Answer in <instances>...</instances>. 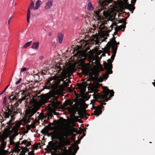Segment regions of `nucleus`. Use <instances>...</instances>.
<instances>
[{"instance_id": "61", "label": "nucleus", "mask_w": 155, "mask_h": 155, "mask_svg": "<svg viewBox=\"0 0 155 155\" xmlns=\"http://www.w3.org/2000/svg\"><path fill=\"white\" fill-rule=\"evenodd\" d=\"M81 113H82L81 112H78V114L79 115H81Z\"/></svg>"}, {"instance_id": "18", "label": "nucleus", "mask_w": 155, "mask_h": 155, "mask_svg": "<svg viewBox=\"0 0 155 155\" xmlns=\"http://www.w3.org/2000/svg\"><path fill=\"white\" fill-rule=\"evenodd\" d=\"M39 42L38 41L34 42L33 43L31 48L35 50L38 49Z\"/></svg>"}, {"instance_id": "21", "label": "nucleus", "mask_w": 155, "mask_h": 155, "mask_svg": "<svg viewBox=\"0 0 155 155\" xmlns=\"http://www.w3.org/2000/svg\"><path fill=\"white\" fill-rule=\"evenodd\" d=\"M41 4V1L40 0H38L35 3V6L34 8V10H36L38 9Z\"/></svg>"}, {"instance_id": "3", "label": "nucleus", "mask_w": 155, "mask_h": 155, "mask_svg": "<svg viewBox=\"0 0 155 155\" xmlns=\"http://www.w3.org/2000/svg\"><path fill=\"white\" fill-rule=\"evenodd\" d=\"M114 93L113 90H110L105 87L103 89V93H98L96 95V98L98 101L107 102L114 96Z\"/></svg>"}, {"instance_id": "4", "label": "nucleus", "mask_w": 155, "mask_h": 155, "mask_svg": "<svg viewBox=\"0 0 155 155\" xmlns=\"http://www.w3.org/2000/svg\"><path fill=\"white\" fill-rule=\"evenodd\" d=\"M41 106L35 102L32 107H31L25 110V114L27 115L25 118V121L26 123H29L31 121L30 118L39 109Z\"/></svg>"}, {"instance_id": "10", "label": "nucleus", "mask_w": 155, "mask_h": 155, "mask_svg": "<svg viewBox=\"0 0 155 155\" xmlns=\"http://www.w3.org/2000/svg\"><path fill=\"white\" fill-rule=\"evenodd\" d=\"M60 102L58 101L56 99H53L51 101L50 104L51 107L54 108H57L58 106L60 104Z\"/></svg>"}, {"instance_id": "37", "label": "nucleus", "mask_w": 155, "mask_h": 155, "mask_svg": "<svg viewBox=\"0 0 155 155\" xmlns=\"http://www.w3.org/2000/svg\"><path fill=\"white\" fill-rule=\"evenodd\" d=\"M96 15L99 18H101V16L100 15L99 12H96Z\"/></svg>"}, {"instance_id": "54", "label": "nucleus", "mask_w": 155, "mask_h": 155, "mask_svg": "<svg viewBox=\"0 0 155 155\" xmlns=\"http://www.w3.org/2000/svg\"><path fill=\"white\" fill-rule=\"evenodd\" d=\"M26 92V91H23L21 93V95H23Z\"/></svg>"}, {"instance_id": "33", "label": "nucleus", "mask_w": 155, "mask_h": 155, "mask_svg": "<svg viewBox=\"0 0 155 155\" xmlns=\"http://www.w3.org/2000/svg\"><path fill=\"white\" fill-rule=\"evenodd\" d=\"M70 142L69 140H67L66 141H65L64 142V146H66L67 145H69L70 144Z\"/></svg>"}, {"instance_id": "53", "label": "nucleus", "mask_w": 155, "mask_h": 155, "mask_svg": "<svg viewBox=\"0 0 155 155\" xmlns=\"http://www.w3.org/2000/svg\"><path fill=\"white\" fill-rule=\"evenodd\" d=\"M41 75H44L45 74V73L43 71H42L41 72Z\"/></svg>"}, {"instance_id": "62", "label": "nucleus", "mask_w": 155, "mask_h": 155, "mask_svg": "<svg viewBox=\"0 0 155 155\" xmlns=\"http://www.w3.org/2000/svg\"><path fill=\"white\" fill-rule=\"evenodd\" d=\"M154 81H155V82H153L152 84H153L154 86L155 87V80H154Z\"/></svg>"}, {"instance_id": "55", "label": "nucleus", "mask_w": 155, "mask_h": 155, "mask_svg": "<svg viewBox=\"0 0 155 155\" xmlns=\"http://www.w3.org/2000/svg\"><path fill=\"white\" fill-rule=\"evenodd\" d=\"M52 45L54 47H55L56 45V43L55 42H54L52 43Z\"/></svg>"}, {"instance_id": "7", "label": "nucleus", "mask_w": 155, "mask_h": 155, "mask_svg": "<svg viewBox=\"0 0 155 155\" xmlns=\"http://www.w3.org/2000/svg\"><path fill=\"white\" fill-rule=\"evenodd\" d=\"M103 104L105 105L106 103H103L101 104L100 106H98L96 107L95 110H94V114L95 115L98 116L100 114H101L102 113L101 109L103 107Z\"/></svg>"}, {"instance_id": "8", "label": "nucleus", "mask_w": 155, "mask_h": 155, "mask_svg": "<svg viewBox=\"0 0 155 155\" xmlns=\"http://www.w3.org/2000/svg\"><path fill=\"white\" fill-rule=\"evenodd\" d=\"M56 143L53 141H50L48 145L47 146V148L50 151L52 150H56Z\"/></svg>"}, {"instance_id": "58", "label": "nucleus", "mask_w": 155, "mask_h": 155, "mask_svg": "<svg viewBox=\"0 0 155 155\" xmlns=\"http://www.w3.org/2000/svg\"><path fill=\"white\" fill-rule=\"evenodd\" d=\"M44 58L43 56H41L39 57V59L41 60H42Z\"/></svg>"}, {"instance_id": "11", "label": "nucleus", "mask_w": 155, "mask_h": 155, "mask_svg": "<svg viewBox=\"0 0 155 155\" xmlns=\"http://www.w3.org/2000/svg\"><path fill=\"white\" fill-rule=\"evenodd\" d=\"M71 104H72L70 103V102H69L66 106V108L69 112L75 113L74 107L73 106L71 105Z\"/></svg>"}, {"instance_id": "45", "label": "nucleus", "mask_w": 155, "mask_h": 155, "mask_svg": "<svg viewBox=\"0 0 155 155\" xmlns=\"http://www.w3.org/2000/svg\"><path fill=\"white\" fill-rule=\"evenodd\" d=\"M34 152L33 151H30L28 153V155H34Z\"/></svg>"}, {"instance_id": "52", "label": "nucleus", "mask_w": 155, "mask_h": 155, "mask_svg": "<svg viewBox=\"0 0 155 155\" xmlns=\"http://www.w3.org/2000/svg\"><path fill=\"white\" fill-rule=\"evenodd\" d=\"M62 146V145H60V147L58 148V149L62 150H63Z\"/></svg>"}, {"instance_id": "27", "label": "nucleus", "mask_w": 155, "mask_h": 155, "mask_svg": "<svg viewBox=\"0 0 155 155\" xmlns=\"http://www.w3.org/2000/svg\"><path fill=\"white\" fill-rule=\"evenodd\" d=\"M48 130L46 128H44L41 130V133L43 134H47L48 133Z\"/></svg>"}, {"instance_id": "35", "label": "nucleus", "mask_w": 155, "mask_h": 155, "mask_svg": "<svg viewBox=\"0 0 155 155\" xmlns=\"http://www.w3.org/2000/svg\"><path fill=\"white\" fill-rule=\"evenodd\" d=\"M6 100H7V97H6V96H5L3 100V104H6Z\"/></svg>"}, {"instance_id": "24", "label": "nucleus", "mask_w": 155, "mask_h": 155, "mask_svg": "<svg viewBox=\"0 0 155 155\" xmlns=\"http://www.w3.org/2000/svg\"><path fill=\"white\" fill-rule=\"evenodd\" d=\"M106 46V52H105V53H107L108 55H110L109 51L110 50L111 48V45H108V44H107Z\"/></svg>"}, {"instance_id": "16", "label": "nucleus", "mask_w": 155, "mask_h": 155, "mask_svg": "<svg viewBox=\"0 0 155 155\" xmlns=\"http://www.w3.org/2000/svg\"><path fill=\"white\" fill-rule=\"evenodd\" d=\"M91 41V43L93 44H94L95 45H99L100 44H101V42H99L97 37L94 38L93 40H92Z\"/></svg>"}, {"instance_id": "1", "label": "nucleus", "mask_w": 155, "mask_h": 155, "mask_svg": "<svg viewBox=\"0 0 155 155\" xmlns=\"http://www.w3.org/2000/svg\"><path fill=\"white\" fill-rule=\"evenodd\" d=\"M57 71L59 74L58 76H55L53 77V78H49L47 82L48 85H50L51 86H45L46 89H49L52 86V84L53 82H51L53 80L54 81L56 84L57 85H59L61 84V82L62 81L63 83L62 84V86L64 87H68L69 86V83H70L71 81L67 79L65 81L64 80L67 78H70V74L69 71L65 70H62V68L60 67L57 68Z\"/></svg>"}, {"instance_id": "13", "label": "nucleus", "mask_w": 155, "mask_h": 155, "mask_svg": "<svg viewBox=\"0 0 155 155\" xmlns=\"http://www.w3.org/2000/svg\"><path fill=\"white\" fill-rule=\"evenodd\" d=\"M54 0H48V2L46 3L45 6V8L48 10L53 5Z\"/></svg>"}, {"instance_id": "36", "label": "nucleus", "mask_w": 155, "mask_h": 155, "mask_svg": "<svg viewBox=\"0 0 155 155\" xmlns=\"http://www.w3.org/2000/svg\"><path fill=\"white\" fill-rule=\"evenodd\" d=\"M21 80H22L21 78H20L18 81H17L15 82V84L17 85V84H19L21 82Z\"/></svg>"}, {"instance_id": "48", "label": "nucleus", "mask_w": 155, "mask_h": 155, "mask_svg": "<svg viewBox=\"0 0 155 155\" xmlns=\"http://www.w3.org/2000/svg\"><path fill=\"white\" fill-rule=\"evenodd\" d=\"M40 96V98L41 99H43L45 98V96L44 94H42Z\"/></svg>"}, {"instance_id": "41", "label": "nucleus", "mask_w": 155, "mask_h": 155, "mask_svg": "<svg viewBox=\"0 0 155 155\" xmlns=\"http://www.w3.org/2000/svg\"><path fill=\"white\" fill-rule=\"evenodd\" d=\"M12 101H11V102H12L16 100H17V99H16L15 96H14V97H12Z\"/></svg>"}, {"instance_id": "22", "label": "nucleus", "mask_w": 155, "mask_h": 155, "mask_svg": "<svg viewBox=\"0 0 155 155\" xmlns=\"http://www.w3.org/2000/svg\"><path fill=\"white\" fill-rule=\"evenodd\" d=\"M20 124L19 123H17L15 124V126L12 128V131H18V129L20 127Z\"/></svg>"}, {"instance_id": "6", "label": "nucleus", "mask_w": 155, "mask_h": 155, "mask_svg": "<svg viewBox=\"0 0 155 155\" xmlns=\"http://www.w3.org/2000/svg\"><path fill=\"white\" fill-rule=\"evenodd\" d=\"M136 0H132L131 1V4H128L127 3L125 5V8L127 9H129L130 11L131 12V13L133 12L135 8L134 5Z\"/></svg>"}, {"instance_id": "64", "label": "nucleus", "mask_w": 155, "mask_h": 155, "mask_svg": "<svg viewBox=\"0 0 155 155\" xmlns=\"http://www.w3.org/2000/svg\"><path fill=\"white\" fill-rule=\"evenodd\" d=\"M115 31H116L115 30ZM118 31H115V32L114 33V35H116V34H117V32H118Z\"/></svg>"}, {"instance_id": "30", "label": "nucleus", "mask_w": 155, "mask_h": 155, "mask_svg": "<svg viewBox=\"0 0 155 155\" xmlns=\"http://www.w3.org/2000/svg\"><path fill=\"white\" fill-rule=\"evenodd\" d=\"M47 119L48 120H49L50 118H51L53 116V115L52 114L48 113L47 114Z\"/></svg>"}, {"instance_id": "56", "label": "nucleus", "mask_w": 155, "mask_h": 155, "mask_svg": "<svg viewBox=\"0 0 155 155\" xmlns=\"http://www.w3.org/2000/svg\"><path fill=\"white\" fill-rule=\"evenodd\" d=\"M12 97H13V95H12V96L9 97L8 98V99L10 100V102L11 101H12Z\"/></svg>"}, {"instance_id": "49", "label": "nucleus", "mask_w": 155, "mask_h": 155, "mask_svg": "<svg viewBox=\"0 0 155 155\" xmlns=\"http://www.w3.org/2000/svg\"><path fill=\"white\" fill-rule=\"evenodd\" d=\"M27 142V140H25L23 141L22 142V143L25 144H26Z\"/></svg>"}, {"instance_id": "50", "label": "nucleus", "mask_w": 155, "mask_h": 155, "mask_svg": "<svg viewBox=\"0 0 155 155\" xmlns=\"http://www.w3.org/2000/svg\"><path fill=\"white\" fill-rule=\"evenodd\" d=\"M33 148L35 149H37L38 148V146L37 145H33Z\"/></svg>"}, {"instance_id": "14", "label": "nucleus", "mask_w": 155, "mask_h": 155, "mask_svg": "<svg viewBox=\"0 0 155 155\" xmlns=\"http://www.w3.org/2000/svg\"><path fill=\"white\" fill-rule=\"evenodd\" d=\"M108 45H111V47L112 48L113 46H114L115 47H116L117 50V45H119V42L117 43L115 40V38H114V39L112 41V43H111L110 42H108Z\"/></svg>"}, {"instance_id": "46", "label": "nucleus", "mask_w": 155, "mask_h": 155, "mask_svg": "<svg viewBox=\"0 0 155 155\" xmlns=\"http://www.w3.org/2000/svg\"><path fill=\"white\" fill-rule=\"evenodd\" d=\"M27 144L26 145V147H28L31 145V143L29 141H27Z\"/></svg>"}, {"instance_id": "2", "label": "nucleus", "mask_w": 155, "mask_h": 155, "mask_svg": "<svg viewBox=\"0 0 155 155\" xmlns=\"http://www.w3.org/2000/svg\"><path fill=\"white\" fill-rule=\"evenodd\" d=\"M19 104L18 103L17 101L14 104V107L11 104H9L6 106V109L5 108V110L6 111H8V112L2 110V114L4 118H8L10 116L11 117V119L7 123L8 125L6 127L9 130L12 128V126L14 124L13 122V120L14 119V116L16 114L20 113V109H17V107Z\"/></svg>"}, {"instance_id": "5", "label": "nucleus", "mask_w": 155, "mask_h": 155, "mask_svg": "<svg viewBox=\"0 0 155 155\" xmlns=\"http://www.w3.org/2000/svg\"><path fill=\"white\" fill-rule=\"evenodd\" d=\"M107 61L108 63L106 62H104V68L107 71L105 74L104 75V78L105 79H107L109 76V74H112L113 72L111 69L113 68L112 63L113 61L110 59H108Z\"/></svg>"}, {"instance_id": "19", "label": "nucleus", "mask_w": 155, "mask_h": 155, "mask_svg": "<svg viewBox=\"0 0 155 155\" xmlns=\"http://www.w3.org/2000/svg\"><path fill=\"white\" fill-rule=\"evenodd\" d=\"M94 9V7L93 5L92 4L91 2H89L87 5V9L89 11H93Z\"/></svg>"}, {"instance_id": "29", "label": "nucleus", "mask_w": 155, "mask_h": 155, "mask_svg": "<svg viewBox=\"0 0 155 155\" xmlns=\"http://www.w3.org/2000/svg\"><path fill=\"white\" fill-rule=\"evenodd\" d=\"M34 3L32 1H31V3L30 4V7H29L28 8H29L30 9H34Z\"/></svg>"}, {"instance_id": "40", "label": "nucleus", "mask_w": 155, "mask_h": 155, "mask_svg": "<svg viewBox=\"0 0 155 155\" xmlns=\"http://www.w3.org/2000/svg\"><path fill=\"white\" fill-rule=\"evenodd\" d=\"M27 69V68L25 67H24L23 68H22L21 71V72H23L24 71H25Z\"/></svg>"}, {"instance_id": "38", "label": "nucleus", "mask_w": 155, "mask_h": 155, "mask_svg": "<svg viewBox=\"0 0 155 155\" xmlns=\"http://www.w3.org/2000/svg\"><path fill=\"white\" fill-rule=\"evenodd\" d=\"M13 18V16H12L8 19V25H9V24H10V22L12 20Z\"/></svg>"}, {"instance_id": "60", "label": "nucleus", "mask_w": 155, "mask_h": 155, "mask_svg": "<svg viewBox=\"0 0 155 155\" xmlns=\"http://www.w3.org/2000/svg\"><path fill=\"white\" fill-rule=\"evenodd\" d=\"M78 87L80 88H82V85H79Z\"/></svg>"}, {"instance_id": "34", "label": "nucleus", "mask_w": 155, "mask_h": 155, "mask_svg": "<svg viewBox=\"0 0 155 155\" xmlns=\"http://www.w3.org/2000/svg\"><path fill=\"white\" fill-rule=\"evenodd\" d=\"M9 86V85H8L4 89V90L3 91H2V92L0 93V95L2 94L7 89V88Z\"/></svg>"}, {"instance_id": "47", "label": "nucleus", "mask_w": 155, "mask_h": 155, "mask_svg": "<svg viewBox=\"0 0 155 155\" xmlns=\"http://www.w3.org/2000/svg\"><path fill=\"white\" fill-rule=\"evenodd\" d=\"M31 126L30 125H28L26 126V128L28 130H30L31 129Z\"/></svg>"}, {"instance_id": "26", "label": "nucleus", "mask_w": 155, "mask_h": 155, "mask_svg": "<svg viewBox=\"0 0 155 155\" xmlns=\"http://www.w3.org/2000/svg\"><path fill=\"white\" fill-rule=\"evenodd\" d=\"M5 144L6 143L4 141H3L1 144V147L3 150L4 149Z\"/></svg>"}, {"instance_id": "23", "label": "nucleus", "mask_w": 155, "mask_h": 155, "mask_svg": "<svg viewBox=\"0 0 155 155\" xmlns=\"http://www.w3.org/2000/svg\"><path fill=\"white\" fill-rule=\"evenodd\" d=\"M31 14V11L30 10V8H29L27 11V22L28 23H29V18Z\"/></svg>"}, {"instance_id": "42", "label": "nucleus", "mask_w": 155, "mask_h": 155, "mask_svg": "<svg viewBox=\"0 0 155 155\" xmlns=\"http://www.w3.org/2000/svg\"><path fill=\"white\" fill-rule=\"evenodd\" d=\"M31 127L33 129L35 128L36 127V126L34 123H32V124H31Z\"/></svg>"}, {"instance_id": "51", "label": "nucleus", "mask_w": 155, "mask_h": 155, "mask_svg": "<svg viewBox=\"0 0 155 155\" xmlns=\"http://www.w3.org/2000/svg\"><path fill=\"white\" fill-rule=\"evenodd\" d=\"M61 138V136L59 135H58V136L56 137V138L60 140V139Z\"/></svg>"}, {"instance_id": "39", "label": "nucleus", "mask_w": 155, "mask_h": 155, "mask_svg": "<svg viewBox=\"0 0 155 155\" xmlns=\"http://www.w3.org/2000/svg\"><path fill=\"white\" fill-rule=\"evenodd\" d=\"M14 132V134H13L14 136H15V137H16V136H17L18 134V131H13Z\"/></svg>"}, {"instance_id": "12", "label": "nucleus", "mask_w": 155, "mask_h": 155, "mask_svg": "<svg viewBox=\"0 0 155 155\" xmlns=\"http://www.w3.org/2000/svg\"><path fill=\"white\" fill-rule=\"evenodd\" d=\"M85 55V54L84 53L79 51H78L77 54L74 55L78 58L82 59H81L82 60H84L86 59Z\"/></svg>"}, {"instance_id": "44", "label": "nucleus", "mask_w": 155, "mask_h": 155, "mask_svg": "<svg viewBox=\"0 0 155 155\" xmlns=\"http://www.w3.org/2000/svg\"><path fill=\"white\" fill-rule=\"evenodd\" d=\"M41 117L44 118H46L47 117V114L46 115H45V114H43L41 115Z\"/></svg>"}, {"instance_id": "63", "label": "nucleus", "mask_w": 155, "mask_h": 155, "mask_svg": "<svg viewBox=\"0 0 155 155\" xmlns=\"http://www.w3.org/2000/svg\"><path fill=\"white\" fill-rule=\"evenodd\" d=\"M101 41V42H103L105 41V39L104 38L103 39H102Z\"/></svg>"}, {"instance_id": "43", "label": "nucleus", "mask_w": 155, "mask_h": 155, "mask_svg": "<svg viewBox=\"0 0 155 155\" xmlns=\"http://www.w3.org/2000/svg\"><path fill=\"white\" fill-rule=\"evenodd\" d=\"M15 137L13 134L12 136L10 137V140H13Z\"/></svg>"}, {"instance_id": "57", "label": "nucleus", "mask_w": 155, "mask_h": 155, "mask_svg": "<svg viewBox=\"0 0 155 155\" xmlns=\"http://www.w3.org/2000/svg\"><path fill=\"white\" fill-rule=\"evenodd\" d=\"M64 148L65 149V150H63V153H65V151H66V150H67V149H66V147H64Z\"/></svg>"}, {"instance_id": "17", "label": "nucleus", "mask_w": 155, "mask_h": 155, "mask_svg": "<svg viewBox=\"0 0 155 155\" xmlns=\"http://www.w3.org/2000/svg\"><path fill=\"white\" fill-rule=\"evenodd\" d=\"M58 42L59 43L62 42L63 38V34L59 32L58 34Z\"/></svg>"}, {"instance_id": "20", "label": "nucleus", "mask_w": 155, "mask_h": 155, "mask_svg": "<svg viewBox=\"0 0 155 155\" xmlns=\"http://www.w3.org/2000/svg\"><path fill=\"white\" fill-rule=\"evenodd\" d=\"M19 142H17V144L15 145V146L14 147L13 150L15 152H16L18 153L20 151V147H19Z\"/></svg>"}, {"instance_id": "31", "label": "nucleus", "mask_w": 155, "mask_h": 155, "mask_svg": "<svg viewBox=\"0 0 155 155\" xmlns=\"http://www.w3.org/2000/svg\"><path fill=\"white\" fill-rule=\"evenodd\" d=\"M17 144V143H15L12 140H10V145H13L14 147L15 146V145Z\"/></svg>"}, {"instance_id": "59", "label": "nucleus", "mask_w": 155, "mask_h": 155, "mask_svg": "<svg viewBox=\"0 0 155 155\" xmlns=\"http://www.w3.org/2000/svg\"><path fill=\"white\" fill-rule=\"evenodd\" d=\"M1 155H5V153L4 152V151H2L1 153Z\"/></svg>"}, {"instance_id": "25", "label": "nucleus", "mask_w": 155, "mask_h": 155, "mask_svg": "<svg viewBox=\"0 0 155 155\" xmlns=\"http://www.w3.org/2000/svg\"><path fill=\"white\" fill-rule=\"evenodd\" d=\"M98 27L101 30H106V28L104 26V24H101L100 25H98Z\"/></svg>"}, {"instance_id": "15", "label": "nucleus", "mask_w": 155, "mask_h": 155, "mask_svg": "<svg viewBox=\"0 0 155 155\" xmlns=\"http://www.w3.org/2000/svg\"><path fill=\"white\" fill-rule=\"evenodd\" d=\"M112 50L113 54L111 55V59L113 61L115 56L117 52V48L116 47H115L114 46H113V47L112 48Z\"/></svg>"}, {"instance_id": "28", "label": "nucleus", "mask_w": 155, "mask_h": 155, "mask_svg": "<svg viewBox=\"0 0 155 155\" xmlns=\"http://www.w3.org/2000/svg\"><path fill=\"white\" fill-rule=\"evenodd\" d=\"M32 41H31L26 43L24 46V48H27L32 43Z\"/></svg>"}, {"instance_id": "32", "label": "nucleus", "mask_w": 155, "mask_h": 155, "mask_svg": "<svg viewBox=\"0 0 155 155\" xmlns=\"http://www.w3.org/2000/svg\"><path fill=\"white\" fill-rule=\"evenodd\" d=\"M25 97H22L21 99H20L18 100L17 101V102L19 104H21V103L22 101H23L25 100Z\"/></svg>"}, {"instance_id": "9", "label": "nucleus", "mask_w": 155, "mask_h": 155, "mask_svg": "<svg viewBox=\"0 0 155 155\" xmlns=\"http://www.w3.org/2000/svg\"><path fill=\"white\" fill-rule=\"evenodd\" d=\"M120 23H123V24L117 27H116L114 28L116 31H118L120 30H122L123 29L124 30L125 28L126 27V22L124 18H122L121 20H120L119 21Z\"/></svg>"}]
</instances>
